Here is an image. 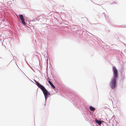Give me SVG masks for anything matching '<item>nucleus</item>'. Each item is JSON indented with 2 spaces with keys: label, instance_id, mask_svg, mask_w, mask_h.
<instances>
[{
  "label": "nucleus",
  "instance_id": "6",
  "mask_svg": "<svg viewBox=\"0 0 126 126\" xmlns=\"http://www.w3.org/2000/svg\"><path fill=\"white\" fill-rule=\"evenodd\" d=\"M51 86L54 88L55 89V86L52 83H51L50 84Z\"/></svg>",
  "mask_w": 126,
  "mask_h": 126
},
{
  "label": "nucleus",
  "instance_id": "4",
  "mask_svg": "<svg viewBox=\"0 0 126 126\" xmlns=\"http://www.w3.org/2000/svg\"><path fill=\"white\" fill-rule=\"evenodd\" d=\"M95 121L96 123L98 124L99 125H100L101 124V122L100 121H98L97 119H95Z\"/></svg>",
  "mask_w": 126,
  "mask_h": 126
},
{
  "label": "nucleus",
  "instance_id": "5",
  "mask_svg": "<svg viewBox=\"0 0 126 126\" xmlns=\"http://www.w3.org/2000/svg\"><path fill=\"white\" fill-rule=\"evenodd\" d=\"M89 108L91 110H95V108L92 106H90Z\"/></svg>",
  "mask_w": 126,
  "mask_h": 126
},
{
  "label": "nucleus",
  "instance_id": "3",
  "mask_svg": "<svg viewBox=\"0 0 126 126\" xmlns=\"http://www.w3.org/2000/svg\"><path fill=\"white\" fill-rule=\"evenodd\" d=\"M19 17L20 19L21 20V22L22 24L24 25H25L26 24V23L24 21V18L23 16L22 15H19Z\"/></svg>",
  "mask_w": 126,
  "mask_h": 126
},
{
  "label": "nucleus",
  "instance_id": "7",
  "mask_svg": "<svg viewBox=\"0 0 126 126\" xmlns=\"http://www.w3.org/2000/svg\"><path fill=\"white\" fill-rule=\"evenodd\" d=\"M48 82L50 84H51V82L50 81H48Z\"/></svg>",
  "mask_w": 126,
  "mask_h": 126
},
{
  "label": "nucleus",
  "instance_id": "2",
  "mask_svg": "<svg viewBox=\"0 0 126 126\" xmlns=\"http://www.w3.org/2000/svg\"><path fill=\"white\" fill-rule=\"evenodd\" d=\"M35 83L37 86L42 91L44 94L45 99L46 100L48 97V95H50L49 93L46 89L43 86L40 84L38 82L35 81Z\"/></svg>",
  "mask_w": 126,
  "mask_h": 126
},
{
  "label": "nucleus",
  "instance_id": "1",
  "mask_svg": "<svg viewBox=\"0 0 126 126\" xmlns=\"http://www.w3.org/2000/svg\"><path fill=\"white\" fill-rule=\"evenodd\" d=\"M113 72V77L111 81L110 86L112 89L115 88L116 86V78L118 77V70L115 66H113L112 68Z\"/></svg>",
  "mask_w": 126,
  "mask_h": 126
}]
</instances>
